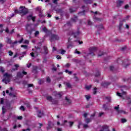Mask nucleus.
<instances>
[{"label":"nucleus","instance_id":"nucleus-6","mask_svg":"<svg viewBox=\"0 0 131 131\" xmlns=\"http://www.w3.org/2000/svg\"><path fill=\"white\" fill-rule=\"evenodd\" d=\"M35 18H36L35 16H32V14L29 15L27 17V19L28 21H30L31 20H32L33 22L35 21Z\"/></svg>","mask_w":131,"mask_h":131},{"label":"nucleus","instance_id":"nucleus-58","mask_svg":"<svg viewBox=\"0 0 131 131\" xmlns=\"http://www.w3.org/2000/svg\"><path fill=\"white\" fill-rule=\"evenodd\" d=\"M75 53L76 54H78V55H80V54H81V52L77 51V49H76L75 51Z\"/></svg>","mask_w":131,"mask_h":131},{"label":"nucleus","instance_id":"nucleus-61","mask_svg":"<svg viewBox=\"0 0 131 131\" xmlns=\"http://www.w3.org/2000/svg\"><path fill=\"white\" fill-rule=\"evenodd\" d=\"M83 127L84 128H86L87 127H89V125H88V124H83Z\"/></svg>","mask_w":131,"mask_h":131},{"label":"nucleus","instance_id":"nucleus-27","mask_svg":"<svg viewBox=\"0 0 131 131\" xmlns=\"http://www.w3.org/2000/svg\"><path fill=\"white\" fill-rule=\"evenodd\" d=\"M58 13H60L61 16H63V13H64V12L63 11V10L61 9H58Z\"/></svg>","mask_w":131,"mask_h":131},{"label":"nucleus","instance_id":"nucleus-51","mask_svg":"<svg viewBox=\"0 0 131 131\" xmlns=\"http://www.w3.org/2000/svg\"><path fill=\"white\" fill-rule=\"evenodd\" d=\"M104 113L103 112L101 113H99L98 117H102V116H103V115H104Z\"/></svg>","mask_w":131,"mask_h":131},{"label":"nucleus","instance_id":"nucleus-64","mask_svg":"<svg viewBox=\"0 0 131 131\" xmlns=\"http://www.w3.org/2000/svg\"><path fill=\"white\" fill-rule=\"evenodd\" d=\"M61 56H60V55H57V56H56V58L58 59V60H60V59H61Z\"/></svg>","mask_w":131,"mask_h":131},{"label":"nucleus","instance_id":"nucleus-42","mask_svg":"<svg viewBox=\"0 0 131 131\" xmlns=\"http://www.w3.org/2000/svg\"><path fill=\"white\" fill-rule=\"evenodd\" d=\"M69 11H70V13H74V12H75V10H73L72 8H70Z\"/></svg>","mask_w":131,"mask_h":131},{"label":"nucleus","instance_id":"nucleus-47","mask_svg":"<svg viewBox=\"0 0 131 131\" xmlns=\"http://www.w3.org/2000/svg\"><path fill=\"white\" fill-rule=\"evenodd\" d=\"M114 109L116 110L117 112L119 110V105H118L117 106H115Z\"/></svg>","mask_w":131,"mask_h":131},{"label":"nucleus","instance_id":"nucleus-29","mask_svg":"<svg viewBox=\"0 0 131 131\" xmlns=\"http://www.w3.org/2000/svg\"><path fill=\"white\" fill-rule=\"evenodd\" d=\"M92 86H93L92 85H89L86 86L85 88L86 90H88V91H89V90H91V89L92 88Z\"/></svg>","mask_w":131,"mask_h":131},{"label":"nucleus","instance_id":"nucleus-21","mask_svg":"<svg viewBox=\"0 0 131 131\" xmlns=\"http://www.w3.org/2000/svg\"><path fill=\"white\" fill-rule=\"evenodd\" d=\"M101 75V73L99 70H97V72L95 73V77H99Z\"/></svg>","mask_w":131,"mask_h":131},{"label":"nucleus","instance_id":"nucleus-40","mask_svg":"<svg viewBox=\"0 0 131 131\" xmlns=\"http://www.w3.org/2000/svg\"><path fill=\"white\" fill-rule=\"evenodd\" d=\"M72 49V48H73V45H72V44H69V45H68L67 46V49Z\"/></svg>","mask_w":131,"mask_h":131},{"label":"nucleus","instance_id":"nucleus-18","mask_svg":"<svg viewBox=\"0 0 131 131\" xmlns=\"http://www.w3.org/2000/svg\"><path fill=\"white\" fill-rule=\"evenodd\" d=\"M77 20H78V18H77V16H74L73 18H72L71 19V21L72 22H74V23L76 22Z\"/></svg>","mask_w":131,"mask_h":131},{"label":"nucleus","instance_id":"nucleus-28","mask_svg":"<svg viewBox=\"0 0 131 131\" xmlns=\"http://www.w3.org/2000/svg\"><path fill=\"white\" fill-rule=\"evenodd\" d=\"M91 121V120L90 118L85 119V122H86V123H90Z\"/></svg>","mask_w":131,"mask_h":131},{"label":"nucleus","instance_id":"nucleus-50","mask_svg":"<svg viewBox=\"0 0 131 131\" xmlns=\"http://www.w3.org/2000/svg\"><path fill=\"white\" fill-rule=\"evenodd\" d=\"M0 71L2 73H4V72H5V69L3 67H1L0 68Z\"/></svg>","mask_w":131,"mask_h":131},{"label":"nucleus","instance_id":"nucleus-63","mask_svg":"<svg viewBox=\"0 0 131 131\" xmlns=\"http://www.w3.org/2000/svg\"><path fill=\"white\" fill-rule=\"evenodd\" d=\"M88 25H93V23H92V21H91V20H88Z\"/></svg>","mask_w":131,"mask_h":131},{"label":"nucleus","instance_id":"nucleus-37","mask_svg":"<svg viewBox=\"0 0 131 131\" xmlns=\"http://www.w3.org/2000/svg\"><path fill=\"white\" fill-rule=\"evenodd\" d=\"M122 25H123V24L122 23H120L119 24V29L120 30L121 29V27H122Z\"/></svg>","mask_w":131,"mask_h":131},{"label":"nucleus","instance_id":"nucleus-8","mask_svg":"<svg viewBox=\"0 0 131 131\" xmlns=\"http://www.w3.org/2000/svg\"><path fill=\"white\" fill-rule=\"evenodd\" d=\"M45 115V113L43 111L41 112V111H38L37 112V116L39 118H41L42 116H43Z\"/></svg>","mask_w":131,"mask_h":131},{"label":"nucleus","instance_id":"nucleus-11","mask_svg":"<svg viewBox=\"0 0 131 131\" xmlns=\"http://www.w3.org/2000/svg\"><path fill=\"white\" fill-rule=\"evenodd\" d=\"M17 77H18V78H23L24 76L22 74V73L21 72H18L17 73L16 75Z\"/></svg>","mask_w":131,"mask_h":131},{"label":"nucleus","instance_id":"nucleus-5","mask_svg":"<svg viewBox=\"0 0 131 131\" xmlns=\"http://www.w3.org/2000/svg\"><path fill=\"white\" fill-rule=\"evenodd\" d=\"M98 50L97 47H90L89 49L90 53L89 55H91L92 56H95V52H96Z\"/></svg>","mask_w":131,"mask_h":131},{"label":"nucleus","instance_id":"nucleus-54","mask_svg":"<svg viewBox=\"0 0 131 131\" xmlns=\"http://www.w3.org/2000/svg\"><path fill=\"white\" fill-rule=\"evenodd\" d=\"M103 108L104 109V110H107L108 109V107H107V105L106 104H103Z\"/></svg>","mask_w":131,"mask_h":131},{"label":"nucleus","instance_id":"nucleus-46","mask_svg":"<svg viewBox=\"0 0 131 131\" xmlns=\"http://www.w3.org/2000/svg\"><path fill=\"white\" fill-rule=\"evenodd\" d=\"M94 20H96V21H101V18H98V17H94Z\"/></svg>","mask_w":131,"mask_h":131},{"label":"nucleus","instance_id":"nucleus-16","mask_svg":"<svg viewBox=\"0 0 131 131\" xmlns=\"http://www.w3.org/2000/svg\"><path fill=\"white\" fill-rule=\"evenodd\" d=\"M78 15V16H84V15H85V10L79 12Z\"/></svg>","mask_w":131,"mask_h":131},{"label":"nucleus","instance_id":"nucleus-26","mask_svg":"<svg viewBox=\"0 0 131 131\" xmlns=\"http://www.w3.org/2000/svg\"><path fill=\"white\" fill-rule=\"evenodd\" d=\"M7 112V110L5 108V106L2 107V114H5Z\"/></svg>","mask_w":131,"mask_h":131},{"label":"nucleus","instance_id":"nucleus-59","mask_svg":"<svg viewBox=\"0 0 131 131\" xmlns=\"http://www.w3.org/2000/svg\"><path fill=\"white\" fill-rule=\"evenodd\" d=\"M66 25H67V26H71V23H70V21H67Z\"/></svg>","mask_w":131,"mask_h":131},{"label":"nucleus","instance_id":"nucleus-62","mask_svg":"<svg viewBox=\"0 0 131 131\" xmlns=\"http://www.w3.org/2000/svg\"><path fill=\"white\" fill-rule=\"evenodd\" d=\"M5 32H6V33L10 34V31L9 30V28H7L5 30Z\"/></svg>","mask_w":131,"mask_h":131},{"label":"nucleus","instance_id":"nucleus-38","mask_svg":"<svg viewBox=\"0 0 131 131\" xmlns=\"http://www.w3.org/2000/svg\"><path fill=\"white\" fill-rule=\"evenodd\" d=\"M8 54H9V56H12L14 54V53H13V52H12V51L10 50V51H8Z\"/></svg>","mask_w":131,"mask_h":131},{"label":"nucleus","instance_id":"nucleus-31","mask_svg":"<svg viewBox=\"0 0 131 131\" xmlns=\"http://www.w3.org/2000/svg\"><path fill=\"white\" fill-rule=\"evenodd\" d=\"M106 100L108 101V102H111V97L110 96H106L105 97Z\"/></svg>","mask_w":131,"mask_h":131},{"label":"nucleus","instance_id":"nucleus-7","mask_svg":"<svg viewBox=\"0 0 131 131\" xmlns=\"http://www.w3.org/2000/svg\"><path fill=\"white\" fill-rule=\"evenodd\" d=\"M111 84V82H103L101 83L102 86H103V88H107L108 85H110Z\"/></svg>","mask_w":131,"mask_h":131},{"label":"nucleus","instance_id":"nucleus-57","mask_svg":"<svg viewBox=\"0 0 131 131\" xmlns=\"http://www.w3.org/2000/svg\"><path fill=\"white\" fill-rule=\"evenodd\" d=\"M4 98H2L1 99L0 104H4Z\"/></svg>","mask_w":131,"mask_h":131},{"label":"nucleus","instance_id":"nucleus-15","mask_svg":"<svg viewBox=\"0 0 131 131\" xmlns=\"http://www.w3.org/2000/svg\"><path fill=\"white\" fill-rule=\"evenodd\" d=\"M4 77H7V78H10L12 77V74H9V73H6L4 75Z\"/></svg>","mask_w":131,"mask_h":131},{"label":"nucleus","instance_id":"nucleus-34","mask_svg":"<svg viewBox=\"0 0 131 131\" xmlns=\"http://www.w3.org/2000/svg\"><path fill=\"white\" fill-rule=\"evenodd\" d=\"M42 30L44 32H45V33H47V32H48V29H47V28L46 27H45L44 28H43Z\"/></svg>","mask_w":131,"mask_h":131},{"label":"nucleus","instance_id":"nucleus-55","mask_svg":"<svg viewBox=\"0 0 131 131\" xmlns=\"http://www.w3.org/2000/svg\"><path fill=\"white\" fill-rule=\"evenodd\" d=\"M17 119L18 120H22V119H23V117H22L21 116H19L17 117Z\"/></svg>","mask_w":131,"mask_h":131},{"label":"nucleus","instance_id":"nucleus-45","mask_svg":"<svg viewBox=\"0 0 131 131\" xmlns=\"http://www.w3.org/2000/svg\"><path fill=\"white\" fill-rule=\"evenodd\" d=\"M14 13H15V14H20V10H18V9H15V10H14Z\"/></svg>","mask_w":131,"mask_h":131},{"label":"nucleus","instance_id":"nucleus-10","mask_svg":"<svg viewBox=\"0 0 131 131\" xmlns=\"http://www.w3.org/2000/svg\"><path fill=\"white\" fill-rule=\"evenodd\" d=\"M123 4V1L118 0V2H117V8H120L121 7V5Z\"/></svg>","mask_w":131,"mask_h":131},{"label":"nucleus","instance_id":"nucleus-35","mask_svg":"<svg viewBox=\"0 0 131 131\" xmlns=\"http://www.w3.org/2000/svg\"><path fill=\"white\" fill-rule=\"evenodd\" d=\"M57 96H59V98H61L62 96H63V93L62 92H59L56 94Z\"/></svg>","mask_w":131,"mask_h":131},{"label":"nucleus","instance_id":"nucleus-14","mask_svg":"<svg viewBox=\"0 0 131 131\" xmlns=\"http://www.w3.org/2000/svg\"><path fill=\"white\" fill-rule=\"evenodd\" d=\"M32 72L33 73H37V67L33 66Z\"/></svg>","mask_w":131,"mask_h":131},{"label":"nucleus","instance_id":"nucleus-41","mask_svg":"<svg viewBox=\"0 0 131 131\" xmlns=\"http://www.w3.org/2000/svg\"><path fill=\"white\" fill-rule=\"evenodd\" d=\"M7 43H9V44L12 43V40H11V38H8L7 39Z\"/></svg>","mask_w":131,"mask_h":131},{"label":"nucleus","instance_id":"nucleus-22","mask_svg":"<svg viewBox=\"0 0 131 131\" xmlns=\"http://www.w3.org/2000/svg\"><path fill=\"white\" fill-rule=\"evenodd\" d=\"M14 67L15 69H12L13 71H16V70H18V68H19V64H15Z\"/></svg>","mask_w":131,"mask_h":131},{"label":"nucleus","instance_id":"nucleus-56","mask_svg":"<svg viewBox=\"0 0 131 131\" xmlns=\"http://www.w3.org/2000/svg\"><path fill=\"white\" fill-rule=\"evenodd\" d=\"M85 98H86V100H88V101H89V100L90 99H91V96H89V95H85Z\"/></svg>","mask_w":131,"mask_h":131},{"label":"nucleus","instance_id":"nucleus-24","mask_svg":"<svg viewBox=\"0 0 131 131\" xmlns=\"http://www.w3.org/2000/svg\"><path fill=\"white\" fill-rule=\"evenodd\" d=\"M96 28H98V29H104V26H103V25H100V26H96Z\"/></svg>","mask_w":131,"mask_h":131},{"label":"nucleus","instance_id":"nucleus-33","mask_svg":"<svg viewBox=\"0 0 131 131\" xmlns=\"http://www.w3.org/2000/svg\"><path fill=\"white\" fill-rule=\"evenodd\" d=\"M47 99L48 100V101H53V97H52V96H47Z\"/></svg>","mask_w":131,"mask_h":131},{"label":"nucleus","instance_id":"nucleus-19","mask_svg":"<svg viewBox=\"0 0 131 131\" xmlns=\"http://www.w3.org/2000/svg\"><path fill=\"white\" fill-rule=\"evenodd\" d=\"M35 49H36V52L37 53H41V51H40L41 48L40 47L35 46Z\"/></svg>","mask_w":131,"mask_h":131},{"label":"nucleus","instance_id":"nucleus-53","mask_svg":"<svg viewBox=\"0 0 131 131\" xmlns=\"http://www.w3.org/2000/svg\"><path fill=\"white\" fill-rule=\"evenodd\" d=\"M21 74H23V75H27V72H25V71H23L21 72Z\"/></svg>","mask_w":131,"mask_h":131},{"label":"nucleus","instance_id":"nucleus-3","mask_svg":"<svg viewBox=\"0 0 131 131\" xmlns=\"http://www.w3.org/2000/svg\"><path fill=\"white\" fill-rule=\"evenodd\" d=\"M19 9H21V10H19V12L20 14H23V15H25L26 14H28V9L25 8V7L23 6H20Z\"/></svg>","mask_w":131,"mask_h":131},{"label":"nucleus","instance_id":"nucleus-1","mask_svg":"<svg viewBox=\"0 0 131 131\" xmlns=\"http://www.w3.org/2000/svg\"><path fill=\"white\" fill-rule=\"evenodd\" d=\"M80 34V32L78 31L77 32L74 33L73 31H70L68 33V35H70V36H74V38H77V36Z\"/></svg>","mask_w":131,"mask_h":131},{"label":"nucleus","instance_id":"nucleus-43","mask_svg":"<svg viewBox=\"0 0 131 131\" xmlns=\"http://www.w3.org/2000/svg\"><path fill=\"white\" fill-rule=\"evenodd\" d=\"M123 80L124 82H125V81H128V82H129V81H131V78H129L127 79V80L125 79H123Z\"/></svg>","mask_w":131,"mask_h":131},{"label":"nucleus","instance_id":"nucleus-23","mask_svg":"<svg viewBox=\"0 0 131 131\" xmlns=\"http://www.w3.org/2000/svg\"><path fill=\"white\" fill-rule=\"evenodd\" d=\"M53 126H52V122H49L48 123V126L47 127V129H50V128H52Z\"/></svg>","mask_w":131,"mask_h":131},{"label":"nucleus","instance_id":"nucleus-60","mask_svg":"<svg viewBox=\"0 0 131 131\" xmlns=\"http://www.w3.org/2000/svg\"><path fill=\"white\" fill-rule=\"evenodd\" d=\"M110 69L111 70V71H113L114 70V67L113 66H111L110 67Z\"/></svg>","mask_w":131,"mask_h":131},{"label":"nucleus","instance_id":"nucleus-36","mask_svg":"<svg viewBox=\"0 0 131 131\" xmlns=\"http://www.w3.org/2000/svg\"><path fill=\"white\" fill-rule=\"evenodd\" d=\"M46 81H47V82H48V83H50V82H51V78H50V77H47Z\"/></svg>","mask_w":131,"mask_h":131},{"label":"nucleus","instance_id":"nucleus-2","mask_svg":"<svg viewBox=\"0 0 131 131\" xmlns=\"http://www.w3.org/2000/svg\"><path fill=\"white\" fill-rule=\"evenodd\" d=\"M26 31L28 34H32V32L34 31V28L31 27V26L29 24L26 25Z\"/></svg>","mask_w":131,"mask_h":131},{"label":"nucleus","instance_id":"nucleus-4","mask_svg":"<svg viewBox=\"0 0 131 131\" xmlns=\"http://www.w3.org/2000/svg\"><path fill=\"white\" fill-rule=\"evenodd\" d=\"M60 37L58 35H56L55 34H51L50 36V41H55V40H59Z\"/></svg>","mask_w":131,"mask_h":131},{"label":"nucleus","instance_id":"nucleus-30","mask_svg":"<svg viewBox=\"0 0 131 131\" xmlns=\"http://www.w3.org/2000/svg\"><path fill=\"white\" fill-rule=\"evenodd\" d=\"M66 100L67 101V103H68V104H71V100L68 99L67 97H66Z\"/></svg>","mask_w":131,"mask_h":131},{"label":"nucleus","instance_id":"nucleus-20","mask_svg":"<svg viewBox=\"0 0 131 131\" xmlns=\"http://www.w3.org/2000/svg\"><path fill=\"white\" fill-rule=\"evenodd\" d=\"M102 129L105 130V131H110V130H109V127H108V126H103Z\"/></svg>","mask_w":131,"mask_h":131},{"label":"nucleus","instance_id":"nucleus-12","mask_svg":"<svg viewBox=\"0 0 131 131\" xmlns=\"http://www.w3.org/2000/svg\"><path fill=\"white\" fill-rule=\"evenodd\" d=\"M44 54L45 55H48L49 54V49L47 46H43Z\"/></svg>","mask_w":131,"mask_h":131},{"label":"nucleus","instance_id":"nucleus-52","mask_svg":"<svg viewBox=\"0 0 131 131\" xmlns=\"http://www.w3.org/2000/svg\"><path fill=\"white\" fill-rule=\"evenodd\" d=\"M117 112L118 114H120L121 113H124V112H123V111H121V110H119Z\"/></svg>","mask_w":131,"mask_h":131},{"label":"nucleus","instance_id":"nucleus-44","mask_svg":"<svg viewBox=\"0 0 131 131\" xmlns=\"http://www.w3.org/2000/svg\"><path fill=\"white\" fill-rule=\"evenodd\" d=\"M38 34H39V31H36L34 33V35H35V37H36V36H37V35H38Z\"/></svg>","mask_w":131,"mask_h":131},{"label":"nucleus","instance_id":"nucleus-9","mask_svg":"<svg viewBox=\"0 0 131 131\" xmlns=\"http://www.w3.org/2000/svg\"><path fill=\"white\" fill-rule=\"evenodd\" d=\"M94 0H83V2L84 4H86V5H91V4H93V2Z\"/></svg>","mask_w":131,"mask_h":131},{"label":"nucleus","instance_id":"nucleus-49","mask_svg":"<svg viewBox=\"0 0 131 131\" xmlns=\"http://www.w3.org/2000/svg\"><path fill=\"white\" fill-rule=\"evenodd\" d=\"M20 110H22L23 111H25V107H24V106L21 105L20 107Z\"/></svg>","mask_w":131,"mask_h":131},{"label":"nucleus","instance_id":"nucleus-32","mask_svg":"<svg viewBox=\"0 0 131 131\" xmlns=\"http://www.w3.org/2000/svg\"><path fill=\"white\" fill-rule=\"evenodd\" d=\"M97 90H98V89L96 87L94 88L93 95H96L97 94Z\"/></svg>","mask_w":131,"mask_h":131},{"label":"nucleus","instance_id":"nucleus-25","mask_svg":"<svg viewBox=\"0 0 131 131\" xmlns=\"http://www.w3.org/2000/svg\"><path fill=\"white\" fill-rule=\"evenodd\" d=\"M122 65H123V66L125 68H126L127 67H128V66H129L130 65V63L129 62V63H127L126 65H124V61H123L122 62Z\"/></svg>","mask_w":131,"mask_h":131},{"label":"nucleus","instance_id":"nucleus-39","mask_svg":"<svg viewBox=\"0 0 131 131\" xmlns=\"http://www.w3.org/2000/svg\"><path fill=\"white\" fill-rule=\"evenodd\" d=\"M69 123L70 127H71L73 125V124H74V122L72 121L69 122Z\"/></svg>","mask_w":131,"mask_h":131},{"label":"nucleus","instance_id":"nucleus-13","mask_svg":"<svg viewBox=\"0 0 131 131\" xmlns=\"http://www.w3.org/2000/svg\"><path fill=\"white\" fill-rule=\"evenodd\" d=\"M23 40H24V39L23 38V37H22L20 40L15 41L14 42H12V45H16V43H18V42L19 43H21V42H23Z\"/></svg>","mask_w":131,"mask_h":131},{"label":"nucleus","instance_id":"nucleus-17","mask_svg":"<svg viewBox=\"0 0 131 131\" xmlns=\"http://www.w3.org/2000/svg\"><path fill=\"white\" fill-rule=\"evenodd\" d=\"M63 83L64 84H66L67 88H69V89H71L72 85H71V84H70V83L64 82Z\"/></svg>","mask_w":131,"mask_h":131},{"label":"nucleus","instance_id":"nucleus-48","mask_svg":"<svg viewBox=\"0 0 131 131\" xmlns=\"http://www.w3.org/2000/svg\"><path fill=\"white\" fill-rule=\"evenodd\" d=\"M126 121H127V120L125 119H124V118L121 119V122L122 123H124L126 122Z\"/></svg>","mask_w":131,"mask_h":131}]
</instances>
